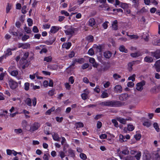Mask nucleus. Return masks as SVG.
I'll return each instance as SVG.
<instances>
[{
  "mask_svg": "<svg viewBox=\"0 0 160 160\" xmlns=\"http://www.w3.org/2000/svg\"><path fill=\"white\" fill-rule=\"evenodd\" d=\"M153 126L154 128L156 129L157 131L158 132H159L160 131V129L159 128L158 124L157 123H154L153 124Z\"/></svg>",
  "mask_w": 160,
  "mask_h": 160,
  "instance_id": "obj_28",
  "label": "nucleus"
},
{
  "mask_svg": "<svg viewBox=\"0 0 160 160\" xmlns=\"http://www.w3.org/2000/svg\"><path fill=\"white\" fill-rule=\"evenodd\" d=\"M69 81L70 82L71 84H73L74 82V79L73 76H71L69 77L68 79Z\"/></svg>",
  "mask_w": 160,
  "mask_h": 160,
  "instance_id": "obj_62",
  "label": "nucleus"
},
{
  "mask_svg": "<svg viewBox=\"0 0 160 160\" xmlns=\"http://www.w3.org/2000/svg\"><path fill=\"white\" fill-rule=\"evenodd\" d=\"M52 60V58L50 56L46 57L44 58V61H46L47 62H50Z\"/></svg>",
  "mask_w": 160,
  "mask_h": 160,
  "instance_id": "obj_47",
  "label": "nucleus"
},
{
  "mask_svg": "<svg viewBox=\"0 0 160 160\" xmlns=\"http://www.w3.org/2000/svg\"><path fill=\"white\" fill-rule=\"evenodd\" d=\"M139 0H132V6L136 8H137L139 5Z\"/></svg>",
  "mask_w": 160,
  "mask_h": 160,
  "instance_id": "obj_11",
  "label": "nucleus"
},
{
  "mask_svg": "<svg viewBox=\"0 0 160 160\" xmlns=\"http://www.w3.org/2000/svg\"><path fill=\"white\" fill-rule=\"evenodd\" d=\"M11 9V5H10L9 3H8L7 4L6 8V12L7 13H8L10 10Z\"/></svg>",
  "mask_w": 160,
  "mask_h": 160,
  "instance_id": "obj_40",
  "label": "nucleus"
},
{
  "mask_svg": "<svg viewBox=\"0 0 160 160\" xmlns=\"http://www.w3.org/2000/svg\"><path fill=\"white\" fill-rule=\"evenodd\" d=\"M151 55L157 59L160 58V49H158L155 52H151Z\"/></svg>",
  "mask_w": 160,
  "mask_h": 160,
  "instance_id": "obj_6",
  "label": "nucleus"
},
{
  "mask_svg": "<svg viewBox=\"0 0 160 160\" xmlns=\"http://www.w3.org/2000/svg\"><path fill=\"white\" fill-rule=\"evenodd\" d=\"M40 125L37 122L34 123L30 127V131L31 132H33L37 130Z\"/></svg>",
  "mask_w": 160,
  "mask_h": 160,
  "instance_id": "obj_8",
  "label": "nucleus"
},
{
  "mask_svg": "<svg viewBox=\"0 0 160 160\" xmlns=\"http://www.w3.org/2000/svg\"><path fill=\"white\" fill-rule=\"evenodd\" d=\"M134 128V126L132 125L129 124L128 126V129L129 131H132Z\"/></svg>",
  "mask_w": 160,
  "mask_h": 160,
  "instance_id": "obj_37",
  "label": "nucleus"
},
{
  "mask_svg": "<svg viewBox=\"0 0 160 160\" xmlns=\"http://www.w3.org/2000/svg\"><path fill=\"white\" fill-rule=\"evenodd\" d=\"M102 94L101 95V97L102 98H107L108 97V94L107 92V90L102 92Z\"/></svg>",
  "mask_w": 160,
  "mask_h": 160,
  "instance_id": "obj_19",
  "label": "nucleus"
},
{
  "mask_svg": "<svg viewBox=\"0 0 160 160\" xmlns=\"http://www.w3.org/2000/svg\"><path fill=\"white\" fill-rule=\"evenodd\" d=\"M61 13L62 14H64L65 16H69V14L67 11H66L64 10H62L61 12Z\"/></svg>",
  "mask_w": 160,
  "mask_h": 160,
  "instance_id": "obj_53",
  "label": "nucleus"
},
{
  "mask_svg": "<svg viewBox=\"0 0 160 160\" xmlns=\"http://www.w3.org/2000/svg\"><path fill=\"white\" fill-rule=\"evenodd\" d=\"M20 61L22 64H24V63H28L27 59L23 57L21 58Z\"/></svg>",
  "mask_w": 160,
  "mask_h": 160,
  "instance_id": "obj_32",
  "label": "nucleus"
},
{
  "mask_svg": "<svg viewBox=\"0 0 160 160\" xmlns=\"http://www.w3.org/2000/svg\"><path fill=\"white\" fill-rule=\"evenodd\" d=\"M32 31L35 33H37L38 32L39 30L37 27L36 26H34L32 29Z\"/></svg>",
  "mask_w": 160,
  "mask_h": 160,
  "instance_id": "obj_61",
  "label": "nucleus"
},
{
  "mask_svg": "<svg viewBox=\"0 0 160 160\" xmlns=\"http://www.w3.org/2000/svg\"><path fill=\"white\" fill-rule=\"evenodd\" d=\"M59 155L61 157L62 159H63V158H64L65 156V153L62 151H60L59 152Z\"/></svg>",
  "mask_w": 160,
  "mask_h": 160,
  "instance_id": "obj_41",
  "label": "nucleus"
},
{
  "mask_svg": "<svg viewBox=\"0 0 160 160\" xmlns=\"http://www.w3.org/2000/svg\"><path fill=\"white\" fill-rule=\"evenodd\" d=\"M144 60L146 62L149 63L153 62V59L151 57L146 56L144 58Z\"/></svg>",
  "mask_w": 160,
  "mask_h": 160,
  "instance_id": "obj_18",
  "label": "nucleus"
},
{
  "mask_svg": "<svg viewBox=\"0 0 160 160\" xmlns=\"http://www.w3.org/2000/svg\"><path fill=\"white\" fill-rule=\"evenodd\" d=\"M102 46L101 45L97 46L96 48L97 51L99 52H101L102 49Z\"/></svg>",
  "mask_w": 160,
  "mask_h": 160,
  "instance_id": "obj_46",
  "label": "nucleus"
},
{
  "mask_svg": "<svg viewBox=\"0 0 160 160\" xmlns=\"http://www.w3.org/2000/svg\"><path fill=\"white\" fill-rule=\"evenodd\" d=\"M63 119V118L62 117L59 118V117H56V120L57 122H61Z\"/></svg>",
  "mask_w": 160,
  "mask_h": 160,
  "instance_id": "obj_63",
  "label": "nucleus"
},
{
  "mask_svg": "<svg viewBox=\"0 0 160 160\" xmlns=\"http://www.w3.org/2000/svg\"><path fill=\"white\" fill-rule=\"evenodd\" d=\"M49 128L47 126H45L44 128V132L47 135L50 134V133L49 132Z\"/></svg>",
  "mask_w": 160,
  "mask_h": 160,
  "instance_id": "obj_30",
  "label": "nucleus"
},
{
  "mask_svg": "<svg viewBox=\"0 0 160 160\" xmlns=\"http://www.w3.org/2000/svg\"><path fill=\"white\" fill-rule=\"evenodd\" d=\"M30 84L28 82H26L24 84V89L26 91L29 90V88Z\"/></svg>",
  "mask_w": 160,
  "mask_h": 160,
  "instance_id": "obj_36",
  "label": "nucleus"
},
{
  "mask_svg": "<svg viewBox=\"0 0 160 160\" xmlns=\"http://www.w3.org/2000/svg\"><path fill=\"white\" fill-rule=\"evenodd\" d=\"M130 55L132 57L136 58L141 56L142 53L139 52H138L135 53H132Z\"/></svg>",
  "mask_w": 160,
  "mask_h": 160,
  "instance_id": "obj_17",
  "label": "nucleus"
},
{
  "mask_svg": "<svg viewBox=\"0 0 160 160\" xmlns=\"http://www.w3.org/2000/svg\"><path fill=\"white\" fill-rule=\"evenodd\" d=\"M112 27L113 30H117L118 29V22L117 20H115L113 21L112 24Z\"/></svg>",
  "mask_w": 160,
  "mask_h": 160,
  "instance_id": "obj_13",
  "label": "nucleus"
},
{
  "mask_svg": "<svg viewBox=\"0 0 160 160\" xmlns=\"http://www.w3.org/2000/svg\"><path fill=\"white\" fill-rule=\"evenodd\" d=\"M123 102L116 100H108L99 103L102 106H108L110 107H120L124 105Z\"/></svg>",
  "mask_w": 160,
  "mask_h": 160,
  "instance_id": "obj_1",
  "label": "nucleus"
},
{
  "mask_svg": "<svg viewBox=\"0 0 160 160\" xmlns=\"http://www.w3.org/2000/svg\"><path fill=\"white\" fill-rule=\"evenodd\" d=\"M157 88V86H154L153 88H152L150 90V92L152 93H155L156 91Z\"/></svg>",
  "mask_w": 160,
  "mask_h": 160,
  "instance_id": "obj_59",
  "label": "nucleus"
},
{
  "mask_svg": "<svg viewBox=\"0 0 160 160\" xmlns=\"http://www.w3.org/2000/svg\"><path fill=\"white\" fill-rule=\"evenodd\" d=\"M25 102L29 106H32V100L31 99L29 98H27L25 100Z\"/></svg>",
  "mask_w": 160,
  "mask_h": 160,
  "instance_id": "obj_21",
  "label": "nucleus"
},
{
  "mask_svg": "<svg viewBox=\"0 0 160 160\" xmlns=\"http://www.w3.org/2000/svg\"><path fill=\"white\" fill-rule=\"evenodd\" d=\"M113 78L115 79H117L118 78H120L121 77L120 75L117 73H115L113 75Z\"/></svg>",
  "mask_w": 160,
  "mask_h": 160,
  "instance_id": "obj_57",
  "label": "nucleus"
},
{
  "mask_svg": "<svg viewBox=\"0 0 160 160\" xmlns=\"http://www.w3.org/2000/svg\"><path fill=\"white\" fill-rule=\"evenodd\" d=\"M27 8L26 6H24L22 8V12L23 14H25L27 12V11L26 9Z\"/></svg>",
  "mask_w": 160,
  "mask_h": 160,
  "instance_id": "obj_52",
  "label": "nucleus"
},
{
  "mask_svg": "<svg viewBox=\"0 0 160 160\" xmlns=\"http://www.w3.org/2000/svg\"><path fill=\"white\" fill-rule=\"evenodd\" d=\"M59 28L57 26H52L51 28L50 32L52 33H55L59 30Z\"/></svg>",
  "mask_w": 160,
  "mask_h": 160,
  "instance_id": "obj_15",
  "label": "nucleus"
},
{
  "mask_svg": "<svg viewBox=\"0 0 160 160\" xmlns=\"http://www.w3.org/2000/svg\"><path fill=\"white\" fill-rule=\"evenodd\" d=\"M159 64H160V63H157V61L155 64V65L156 66V70L158 72H160V66Z\"/></svg>",
  "mask_w": 160,
  "mask_h": 160,
  "instance_id": "obj_31",
  "label": "nucleus"
},
{
  "mask_svg": "<svg viewBox=\"0 0 160 160\" xmlns=\"http://www.w3.org/2000/svg\"><path fill=\"white\" fill-rule=\"evenodd\" d=\"M8 83L10 87L12 89H14L18 87L17 82L12 79H10L9 80Z\"/></svg>",
  "mask_w": 160,
  "mask_h": 160,
  "instance_id": "obj_3",
  "label": "nucleus"
},
{
  "mask_svg": "<svg viewBox=\"0 0 160 160\" xmlns=\"http://www.w3.org/2000/svg\"><path fill=\"white\" fill-rule=\"evenodd\" d=\"M75 125L76 126V128H80L84 127L83 124L81 122H77L75 123Z\"/></svg>",
  "mask_w": 160,
  "mask_h": 160,
  "instance_id": "obj_25",
  "label": "nucleus"
},
{
  "mask_svg": "<svg viewBox=\"0 0 160 160\" xmlns=\"http://www.w3.org/2000/svg\"><path fill=\"white\" fill-rule=\"evenodd\" d=\"M30 48V44L28 43H23L22 48L23 49L29 48Z\"/></svg>",
  "mask_w": 160,
  "mask_h": 160,
  "instance_id": "obj_34",
  "label": "nucleus"
},
{
  "mask_svg": "<svg viewBox=\"0 0 160 160\" xmlns=\"http://www.w3.org/2000/svg\"><path fill=\"white\" fill-rule=\"evenodd\" d=\"M15 132L17 134H19L22 132V130L21 128L15 129L14 130Z\"/></svg>",
  "mask_w": 160,
  "mask_h": 160,
  "instance_id": "obj_33",
  "label": "nucleus"
},
{
  "mask_svg": "<svg viewBox=\"0 0 160 160\" xmlns=\"http://www.w3.org/2000/svg\"><path fill=\"white\" fill-rule=\"evenodd\" d=\"M114 90L117 92H120L122 90V88L121 85H118L115 87Z\"/></svg>",
  "mask_w": 160,
  "mask_h": 160,
  "instance_id": "obj_14",
  "label": "nucleus"
},
{
  "mask_svg": "<svg viewBox=\"0 0 160 160\" xmlns=\"http://www.w3.org/2000/svg\"><path fill=\"white\" fill-rule=\"evenodd\" d=\"M55 90L54 89H52L50 90L48 92V95L50 96H52L54 95L55 94Z\"/></svg>",
  "mask_w": 160,
  "mask_h": 160,
  "instance_id": "obj_35",
  "label": "nucleus"
},
{
  "mask_svg": "<svg viewBox=\"0 0 160 160\" xmlns=\"http://www.w3.org/2000/svg\"><path fill=\"white\" fill-rule=\"evenodd\" d=\"M95 24V21L94 19L93 18H91L89 19L88 21V24L90 26L92 27Z\"/></svg>",
  "mask_w": 160,
  "mask_h": 160,
  "instance_id": "obj_20",
  "label": "nucleus"
},
{
  "mask_svg": "<svg viewBox=\"0 0 160 160\" xmlns=\"http://www.w3.org/2000/svg\"><path fill=\"white\" fill-rule=\"evenodd\" d=\"M134 138L137 140H139L141 138V135L140 134H138L134 135Z\"/></svg>",
  "mask_w": 160,
  "mask_h": 160,
  "instance_id": "obj_54",
  "label": "nucleus"
},
{
  "mask_svg": "<svg viewBox=\"0 0 160 160\" xmlns=\"http://www.w3.org/2000/svg\"><path fill=\"white\" fill-rule=\"evenodd\" d=\"M55 109V108L54 107H52L50 109L46 111V115H50L52 111L54 110Z\"/></svg>",
  "mask_w": 160,
  "mask_h": 160,
  "instance_id": "obj_29",
  "label": "nucleus"
},
{
  "mask_svg": "<svg viewBox=\"0 0 160 160\" xmlns=\"http://www.w3.org/2000/svg\"><path fill=\"white\" fill-rule=\"evenodd\" d=\"M14 67L11 66L9 67L8 70V72L10 73L11 75L13 76H16L18 74V71L17 70H12V68Z\"/></svg>",
  "mask_w": 160,
  "mask_h": 160,
  "instance_id": "obj_7",
  "label": "nucleus"
},
{
  "mask_svg": "<svg viewBox=\"0 0 160 160\" xmlns=\"http://www.w3.org/2000/svg\"><path fill=\"white\" fill-rule=\"evenodd\" d=\"M81 97L82 99L85 100L88 98V95L86 93H83L81 94Z\"/></svg>",
  "mask_w": 160,
  "mask_h": 160,
  "instance_id": "obj_45",
  "label": "nucleus"
},
{
  "mask_svg": "<svg viewBox=\"0 0 160 160\" xmlns=\"http://www.w3.org/2000/svg\"><path fill=\"white\" fill-rule=\"evenodd\" d=\"M88 53L91 55H92L94 54L93 50L92 48H90L89 49L88 51Z\"/></svg>",
  "mask_w": 160,
  "mask_h": 160,
  "instance_id": "obj_58",
  "label": "nucleus"
},
{
  "mask_svg": "<svg viewBox=\"0 0 160 160\" xmlns=\"http://www.w3.org/2000/svg\"><path fill=\"white\" fill-rule=\"evenodd\" d=\"M76 29V28L71 27L68 28L67 30H65L64 32L67 35H70L71 37L74 33Z\"/></svg>",
  "mask_w": 160,
  "mask_h": 160,
  "instance_id": "obj_2",
  "label": "nucleus"
},
{
  "mask_svg": "<svg viewBox=\"0 0 160 160\" xmlns=\"http://www.w3.org/2000/svg\"><path fill=\"white\" fill-rule=\"evenodd\" d=\"M141 155V152H138L136 155H135V157L136 158L137 160H139L140 157Z\"/></svg>",
  "mask_w": 160,
  "mask_h": 160,
  "instance_id": "obj_38",
  "label": "nucleus"
},
{
  "mask_svg": "<svg viewBox=\"0 0 160 160\" xmlns=\"http://www.w3.org/2000/svg\"><path fill=\"white\" fill-rule=\"evenodd\" d=\"M140 62L139 61L137 60V61H133L131 62H129L128 64V70L130 71L131 72L132 71V66L135 65L136 63L137 64H139L140 63Z\"/></svg>",
  "mask_w": 160,
  "mask_h": 160,
  "instance_id": "obj_4",
  "label": "nucleus"
},
{
  "mask_svg": "<svg viewBox=\"0 0 160 160\" xmlns=\"http://www.w3.org/2000/svg\"><path fill=\"white\" fill-rule=\"evenodd\" d=\"M89 65L87 63H85L82 66V68L83 69H85L88 67Z\"/></svg>",
  "mask_w": 160,
  "mask_h": 160,
  "instance_id": "obj_55",
  "label": "nucleus"
},
{
  "mask_svg": "<svg viewBox=\"0 0 160 160\" xmlns=\"http://www.w3.org/2000/svg\"><path fill=\"white\" fill-rule=\"evenodd\" d=\"M147 11V10L145 9L144 7H143L142 9H141L139 12H138L142 13L144 12H146Z\"/></svg>",
  "mask_w": 160,
  "mask_h": 160,
  "instance_id": "obj_60",
  "label": "nucleus"
},
{
  "mask_svg": "<svg viewBox=\"0 0 160 160\" xmlns=\"http://www.w3.org/2000/svg\"><path fill=\"white\" fill-rule=\"evenodd\" d=\"M136 75L135 74H133L132 76L129 77L128 78V80H131L132 82H133L135 80V77Z\"/></svg>",
  "mask_w": 160,
  "mask_h": 160,
  "instance_id": "obj_43",
  "label": "nucleus"
},
{
  "mask_svg": "<svg viewBox=\"0 0 160 160\" xmlns=\"http://www.w3.org/2000/svg\"><path fill=\"white\" fill-rule=\"evenodd\" d=\"M145 85V82L142 81L138 83L136 85V89L137 90L141 91L143 89V87Z\"/></svg>",
  "mask_w": 160,
  "mask_h": 160,
  "instance_id": "obj_5",
  "label": "nucleus"
},
{
  "mask_svg": "<svg viewBox=\"0 0 160 160\" xmlns=\"http://www.w3.org/2000/svg\"><path fill=\"white\" fill-rule=\"evenodd\" d=\"M117 120L119 122L121 123H122L123 124H125L126 123V121L127 120H128V119H125L123 118H117Z\"/></svg>",
  "mask_w": 160,
  "mask_h": 160,
  "instance_id": "obj_23",
  "label": "nucleus"
},
{
  "mask_svg": "<svg viewBox=\"0 0 160 160\" xmlns=\"http://www.w3.org/2000/svg\"><path fill=\"white\" fill-rule=\"evenodd\" d=\"M24 30L27 33H30L31 32V29L28 27H25L24 28Z\"/></svg>",
  "mask_w": 160,
  "mask_h": 160,
  "instance_id": "obj_42",
  "label": "nucleus"
},
{
  "mask_svg": "<svg viewBox=\"0 0 160 160\" xmlns=\"http://www.w3.org/2000/svg\"><path fill=\"white\" fill-rule=\"evenodd\" d=\"M22 124L24 128H26L28 125L27 122L25 120H23L22 122Z\"/></svg>",
  "mask_w": 160,
  "mask_h": 160,
  "instance_id": "obj_56",
  "label": "nucleus"
},
{
  "mask_svg": "<svg viewBox=\"0 0 160 160\" xmlns=\"http://www.w3.org/2000/svg\"><path fill=\"white\" fill-rule=\"evenodd\" d=\"M52 136L53 140L55 141H59L60 140V138H59L58 135L57 133L53 132L52 134Z\"/></svg>",
  "mask_w": 160,
  "mask_h": 160,
  "instance_id": "obj_10",
  "label": "nucleus"
},
{
  "mask_svg": "<svg viewBox=\"0 0 160 160\" xmlns=\"http://www.w3.org/2000/svg\"><path fill=\"white\" fill-rule=\"evenodd\" d=\"M112 122L114 124V126L118 128V123L116 120L114 119H112Z\"/></svg>",
  "mask_w": 160,
  "mask_h": 160,
  "instance_id": "obj_49",
  "label": "nucleus"
},
{
  "mask_svg": "<svg viewBox=\"0 0 160 160\" xmlns=\"http://www.w3.org/2000/svg\"><path fill=\"white\" fill-rule=\"evenodd\" d=\"M129 96L127 93H123L121 94L119 97V99L121 101H125L127 100Z\"/></svg>",
  "mask_w": 160,
  "mask_h": 160,
  "instance_id": "obj_9",
  "label": "nucleus"
},
{
  "mask_svg": "<svg viewBox=\"0 0 160 160\" xmlns=\"http://www.w3.org/2000/svg\"><path fill=\"white\" fill-rule=\"evenodd\" d=\"M142 124L143 126H146L147 127H150L151 125L150 123L148 122H145L143 123Z\"/></svg>",
  "mask_w": 160,
  "mask_h": 160,
  "instance_id": "obj_48",
  "label": "nucleus"
},
{
  "mask_svg": "<svg viewBox=\"0 0 160 160\" xmlns=\"http://www.w3.org/2000/svg\"><path fill=\"white\" fill-rule=\"evenodd\" d=\"M121 153L124 155H128L129 154V152L128 148H126L124 149L122 151H121L119 153Z\"/></svg>",
  "mask_w": 160,
  "mask_h": 160,
  "instance_id": "obj_26",
  "label": "nucleus"
},
{
  "mask_svg": "<svg viewBox=\"0 0 160 160\" xmlns=\"http://www.w3.org/2000/svg\"><path fill=\"white\" fill-rule=\"evenodd\" d=\"M27 22L28 23V25L29 26H31L32 24V20L31 18H28L27 19Z\"/></svg>",
  "mask_w": 160,
  "mask_h": 160,
  "instance_id": "obj_50",
  "label": "nucleus"
},
{
  "mask_svg": "<svg viewBox=\"0 0 160 160\" xmlns=\"http://www.w3.org/2000/svg\"><path fill=\"white\" fill-rule=\"evenodd\" d=\"M29 37L28 35H24L22 38V39L23 41H25L29 38Z\"/></svg>",
  "mask_w": 160,
  "mask_h": 160,
  "instance_id": "obj_51",
  "label": "nucleus"
},
{
  "mask_svg": "<svg viewBox=\"0 0 160 160\" xmlns=\"http://www.w3.org/2000/svg\"><path fill=\"white\" fill-rule=\"evenodd\" d=\"M68 153L70 154L71 157H74L75 156L74 153L73 152V151L71 149H69L68 150Z\"/></svg>",
  "mask_w": 160,
  "mask_h": 160,
  "instance_id": "obj_39",
  "label": "nucleus"
},
{
  "mask_svg": "<svg viewBox=\"0 0 160 160\" xmlns=\"http://www.w3.org/2000/svg\"><path fill=\"white\" fill-rule=\"evenodd\" d=\"M71 46V43L70 42L63 43L62 46L63 48H65L67 49H69Z\"/></svg>",
  "mask_w": 160,
  "mask_h": 160,
  "instance_id": "obj_16",
  "label": "nucleus"
},
{
  "mask_svg": "<svg viewBox=\"0 0 160 160\" xmlns=\"http://www.w3.org/2000/svg\"><path fill=\"white\" fill-rule=\"evenodd\" d=\"M102 126V122L99 121H98L97 122V128L98 129L100 128Z\"/></svg>",
  "mask_w": 160,
  "mask_h": 160,
  "instance_id": "obj_64",
  "label": "nucleus"
},
{
  "mask_svg": "<svg viewBox=\"0 0 160 160\" xmlns=\"http://www.w3.org/2000/svg\"><path fill=\"white\" fill-rule=\"evenodd\" d=\"M12 54V52H11V51L10 48H8L6 50V53L5 55V58H6V57H8L10 55H11Z\"/></svg>",
  "mask_w": 160,
  "mask_h": 160,
  "instance_id": "obj_27",
  "label": "nucleus"
},
{
  "mask_svg": "<svg viewBox=\"0 0 160 160\" xmlns=\"http://www.w3.org/2000/svg\"><path fill=\"white\" fill-rule=\"evenodd\" d=\"M119 50L120 51L124 52L125 53H127L128 52V50L126 49L123 45L120 46L119 48Z\"/></svg>",
  "mask_w": 160,
  "mask_h": 160,
  "instance_id": "obj_22",
  "label": "nucleus"
},
{
  "mask_svg": "<svg viewBox=\"0 0 160 160\" xmlns=\"http://www.w3.org/2000/svg\"><path fill=\"white\" fill-rule=\"evenodd\" d=\"M97 68V70L98 72H101L102 71H105V69L104 68H102V65H98V68Z\"/></svg>",
  "mask_w": 160,
  "mask_h": 160,
  "instance_id": "obj_24",
  "label": "nucleus"
},
{
  "mask_svg": "<svg viewBox=\"0 0 160 160\" xmlns=\"http://www.w3.org/2000/svg\"><path fill=\"white\" fill-rule=\"evenodd\" d=\"M80 158L83 160H86L87 158L86 155L83 153L80 154Z\"/></svg>",
  "mask_w": 160,
  "mask_h": 160,
  "instance_id": "obj_44",
  "label": "nucleus"
},
{
  "mask_svg": "<svg viewBox=\"0 0 160 160\" xmlns=\"http://www.w3.org/2000/svg\"><path fill=\"white\" fill-rule=\"evenodd\" d=\"M104 57L106 58H109L111 56L112 53L109 51H106L104 53Z\"/></svg>",
  "mask_w": 160,
  "mask_h": 160,
  "instance_id": "obj_12",
  "label": "nucleus"
}]
</instances>
